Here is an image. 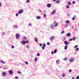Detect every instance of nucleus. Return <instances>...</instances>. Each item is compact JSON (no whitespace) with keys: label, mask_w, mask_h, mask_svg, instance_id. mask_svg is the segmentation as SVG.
I'll return each instance as SVG.
<instances>
[{"label":"nucleus","mask_w":79,"mask_h":79,"mask_svg":"<svg viewBox=\"0 0 79 79\" xmlns=\"http://www.w3.org/2000/svg\"><path fill=\"white\" fill-rule=\"evenodd\" d=\"M15 37L16 39H19V38H20L19 34L18 33L16 34L15 35Z\"/></svg>","instance_id":"f257e3e1"},{"label":"nucleus","mask_w":79,"mask_h":79,"mask_svg":"<svg viewBox=\"0 0 79 79\" xmlns=\"http://www.w3.org/2000/svg\"><path fill=\"white\" fill-rule=\"evenodd\" d=\"M24 12L23 10L21 9L18 12L19 14H21L23 13V12Z\"/></svg>","instance_id":"f03ea898"},{"label":"nucleus","mask_w":79,"mask_h":79,"mask_svg":"<svg viewBox=\"0 0 79 79\" xmlns=\"http://www.w3.org/2000/svg\"><path fill=\"white\" fill-rule=\"evenodd\" d=\"M55 36H52L50 38V40L51 41H52V40H54V39H55Z\"/></svg>","instance_id":"7ed1b4c3"},{"label":"nucleus","mask_w":79,"mask_h":79,"mask_svg":"<svg viewBox=\"0 0 79 79\" xmlns=\"http://www.w3.org/2000/svg\"><path fill=\"white\" fill-rule=\"evenodd\" d=\"M9 73L10 74H13V71L11 70L9 71Z\"/></svg>","instance_id":"20e7f679"},{"label":"nucleus","mask_w":79,"mask_h":79,"mask_svg":"<svg viewBox=\"0 0 79 79\" xmlns=\"http://www.w3.org/2000/svg\"><path fill=\"white\" fill-rule=\"evenodd\" d=\"M2 74L3 76H6V73L5 72H4L2 73Z\"/></svg>","instance_id":"39448f33"},{"label":"nucleus","mask_w":79,"mask_h":79,"mask_svg":"<svg viewBox=\"0 0 79 79\" xmlns=\"http://www.w3.org/2000/svg\"><path fill=\"white\" fill-rule=\"evenodd\" d=\"M45 47H46V45L44 43L43 44V46L42 47V48L43 50H44V49H45Z\"/></svg>","instance_id":"423d86ee"},{"label":"nucleus","mask_w":79,"mask_h":79,"mask_svg":"<svg viewBox=\"0 0 79 79\" xmlns=\"http://www.w3.org/2000/svg\"><path fill=\"white\" fill-rule=\"evenodd\" d=\"M74 60V58H72V59H70L69 60V61L70 62H73Z\"/></svg>","instance_id":"0eeeda50"},{"label":"nucleus","mask_w":79,"mask_h":79,"mask_svg":"<svg viewBox=\"0 0 79 79\" xmlns=\"http://www.w3.org/2000/svg\"><path fill=\"white\" fill-rule=\"evenodd\" d=\"M64 44L65 45H68L69 44L68 42L66 41H64Z\"/></svg>","instance_id":"6e6552de"},{"label":"nucleus","mask_w":79,"mask_h":79,"mask_svg":"<svg viewBox=\"0 0 79 79\" xmlns=\"http://www.w3.org/2000/svg\"><path fill=\"white\" fill-rule=\"evenodd\" d=\"M21 43L22 44H23V45H25V44H26V43L25 40L22 41L21 42Z\"/></svg>","instance_id":"1a4fd4ad"},{"label":"nucleus","mask_w":79,"mask_h":79,"mask_svg":"<svg viewBox=\"0 0 79 79\" xmlns=\"http://www.w3.org/2000/svg\"><path fill=\"white\" fill-rule=\"evenodd\" d=\"M47 6L48 8H50V7H51V4L50 3L48 4Z\"/></svg>","instance_id":"9d476101"},{"label":"nucleus","mask_w":79,"mask_h":79,"mask_svg":"<svg viewBox=\"0 0 79 79\" xmlns=\"http://www.w3.org/2000/svg\"><path fill=\"white\" fill-rule=\"evenodd\" d=\"M67 36V37H69L71 36V33L70 32H69L66 35Z\"/></svg>","instance_id":"9b49d317"},{"label":"nucleus","mask_w":79,"mask_h":79,"mask_svg":"<svg viewBox=\"0 0 79 79\" xmlns=\"http://www.w3.org/2000/svg\"><path fill=\"white\" fill-rule=\"evenodd\" d=\"M55 12H56L55 10H53L51 13L52 15H54L55 13Z\"/></svg>","instance_id":"f8f14e48"},{"label":"nucleus","mask_w":79,"mask_h":79,"mask_svg":"<svg viewBox=\"0 0 79 79\" xmlns=\"http://www.w3.org/2000/svg\"><path fill=\"white\" fill-rule=\"evenodd\" d=\"M14 27L15 28H18V26L16 25H14Z\"/></svg>","instance_id":"ddd939ff"},{"label":"nucleus","mask_w":79,"mask_h":79,"mask_svg":"<svg viewBox=\"0 0 79 79\" xmlns=\"http://www.w3.org/2000/svg\"><path fill=\"white\" fill-rule=\"evenodd\" d=\"M36 19H40L41 18V17L40 16H37L36 17Z\"/></svg>","instance_id":"4468645a"},{"label":"nucleus","mask_w":79,"mask_h":79,"mask_svg":"<svg viewBox=\"0 0 79 79\" xmlns=\"http://www.w3.org/2000/svg\"><path fill=\"white\" fill-rule=\"evenodd\" d=\"M51 28L52 29H53L54 28V25H51Z\"/></svg>","instance_id":"2eb2a0df"},{"label":"nucleus","mask_w":79,"mask_h":79,"mask_svg":"<svg viewBox=\"0 0 79 79\" xmlns=\"http://www.w3.org/2000/svg\"><path fill=\"white\" fill-rule=\"evenodd\" d=\"M70 23V21L69 20H67L66 22V23L67 24H69Z\"/></svg>","instance_id":"dca6fc26"},{"label":"nucleus","mask_w":79,"mask_h":79,"mask_svg":"<svg viewBox=\"0 0 79 79\" xmlns=\"http://www.w3.org/2000/svg\"><path fill=\"white\" fill-rule=\"evenodd\" d=\"M0 62H1V63H2V64H5V62H4V61H3L2 60H1L0 61Z\"/></svg>","instance_id":"f3484780"},{"label":"nucleus","mask_w":79,"mask_h":79,"mask_svg":"<svg viewBox=\"0 0 79 79\" xmlns=\"http://www.w3.org/2000/svg\"><path fill=\"white\" fill-rule=\"evenodd\" d=\"M57 52V49H56L54 50V53H56Z\"/></svg>","instance_id":"a211bd4d"},{"label":"nucleus","mask_w":79,"mask_h":79,"mask_svg":"<svg viewBox=\"0 0 79 79\" xmlns=\"http://www.w3.org/2000/svg\"><path fill=\"white\" fill-rule=\"evenodd\" d=\"M67 4L68 5H71V3L70 2H68Z\"/></svg>","instance_id":"6ab92c4d"},{"label":"nucleus","mask_w":79,"mask_h":79,"mask_svg":"<svg viewBox=\"0 0 79 79\" xmlns=\"http://www.w3.org/2000/svg\"><path fill=\"white\" fill-rule=\"evenodd\" d=\"M29 47H30V46L28 45H27L26 46V48H28V49L29 48Z\"/></svg>","instance_id":"aec40b11"},{"label":"nucleus","mask_w":79,"mask_h":79,"mask_svg":"<svg viewBox=\"0 0 79 79\" xmlns=\"http://www.w3.org/2000/svg\"><path fill=\"white\" fill-rule=\"evenodd\" d=\"M26 39H27V37L24 36L23 37V40H26Z\"/></svg>","instance_id":"412c9836"},{"label":"nucleus","mask_w":79,"mask_h":79,"mask_svg":"<svg viewBox=\"0 0 79 79\" xmlns=\"http://www.w3.org/2000/svg\"><path fill=\"white\" fill-rule=\"evenodd\" d=\"M65 74L64 73H63L62 75V77H65Z\"/></svg>","instance_id":"4be33fe9"},{"label":"nucleus","mask_w":79,"mask_h":79,"mask_svg":"<svg viewBox=\"0 0 79 79\" xmlns=\"http://www.w3.org/2000/svg\"><path fill=\"white\" fill-rule=\"evenodd\" d=\"M67 48H68V46L67 45L65 46L64 47L65 50H67Z\"/></svg>","instance_id":"5701e85b"},{"label":"nucleus","mask_w":79,"mask_h":79,"mask_svg":"<svg viewBox=\"0 0 79 79\" xmlns=\"http://www.w3.org/2000/svg\"><path fill=\"white\" fill-rule=\"evenodd\" d=\"M35 40L36 42H37V39L36 38H35Z\"/></svg>","instance_id":"b1692460"},{"label":"nucleus","mask_w":79,"mask_h":79,"mask_svg":"<svg viewBox=\"0 0 79 79\" xmlns=\"http://www.w3.org/2000/svg\"><path fill=\"white\" fill-rule=\"evenodd\" d=\"M60 60H57L56 61V63L57 64H58V62H60Z\"/></svg>","instance_id":"393cba45"},{"label":"nucleus","mask_w":79,"mask_h":79,"mask_svg":"<svg viewBox=\"0 0 79 79\" xmlns=\"http://www.w3.org/2000/svg\"><path fill=\"white\" fill-rule=\"evenodd\" d=\"M58 25V23H56V24H55V27H57Z\"/></svg>","instance_id":"a878e982"},{"label":"nucleus","mask_w":79,"mask_h":79,"mask_svg":"<svg viewBox=\"0 0 79 79\" xmlns=\"http://www.w3.org/2000/svg\"><path fill=\"white\" fill-rule=\"evenodd\" d=\"M56 3H60V1L59 0L56 1Z\"/></svg>","instance_id":"bb28decb"},{"label":"nucleus","mask_w":79,"mask_h":79,"mask_svg":"<svg viewBox=\"0 0 79 79\" xmlns=\"http://www.w3.org/2000/svg\"><path fill=\"white\" fill-rule=\"evenodd\" d=\"M67 16L68 17H70V16H71V15L69 14H67Z\"/></svg>","instance_id":"cd10ccee"},{"label":"nucleus","mask_w":79,"mask_h":79,"mask_svg":"<svg viewBox=\"0 0 79 79\" xmlns=\"http://www.w3.org/2000/svg\"><path fill=\"white\" fill-rule=\"evenodd\" d=\"M44 18H46V14H44Z\"/></svg>","instance_id":"c85d7f7f"},{"label":"nucleus","mask_w":79,"mask_h":79,"mask_svg":"<svg viewBox=\"0 0 79 79\" xmlns=\"http://www.w3.org/2000/svg\"><path fill=\"white\" fill-rule=\"evenodd\" d=\"M64 31H63L62 32H61V34H64Z\"/></svg>","instance_id":"c756f323"},{"label":"nucleus","mask_w":79,"mask_h":79,"mask_svg":"<svg viewBox=\"0 0 79 79\" xmlns=\"http://www.w3.org/2000/svg\"><path fill=\"white\" fill-rule=\"evenodd\" d=\"M37 61V58H35V61Z\"/></svg>","instance_id":"7c9ffc66"},{"label":"nucleus","mask_w":79,"mask_h":79,"mask_svg":"<svg viewBox=\"0 0 79 79\" xmlns=\"http://www.w3.org/2000/svg\"><path fill=\"white\" fill-rule=\"evenodd\" d=\"M78 46H77V45H76L74 46V48H77Z\"/></svg>","instance_id":"2f4dec72"},{"label":"nucleus","mask_w":79,"mask_h":79,"mask_svg":"<svg viewBox=\"0 0 79 79\" xmlns=\"http://www.w3.org/2000/svg\"><path fill=\"white\" fill-rule=\"evenodd\" d=\"M25 44L27 43H29V41L28 40H27L26 41H25Z\"/></svg>","instance_id":"473e14b6"},{"label":"nucleus","mask_w":79,"mask_h":79,"mask_svg":"<svg viewBox=\"0 0 79 79\" xmlns=\"http://www.w3.org/2000/svg\"><path fill=\"white\" fill-rule=\"evenodd\" d=\"M18 74H21V72L18 71Z\"/></svg>","instance_id":"72a5a7b5"},{"label":"nucleus","mask_w":79,"mask_h":79,"mask_svg":"<svg viewBox=\"0 0 79 79\" xmlns=\"http://www.w3.org/2000/svg\"><path fill=\"white\" fill-rule=\"evenodd\" d=\"M47 45H50V43H47Z\"/></svg>","instance_id":"f704fd0d"},{"label":"nucleus","mask_w":79,"mask_h":79,"mask_svg":"<svg viewBox=\"0 0 79 79\" xmlns=\"http://www.w3.org/2000/svg\"><path fill=\"white\" fill-rule=\"evenodd\" d=\"M37 56H40V54L39 53H37Z\"/></svg>","instance_id":"c9c22d12"},{"label":"nucleus","mask_w":79,"mask_h":79,"mask_svg":"<svg viewBox=\"0 0 79 79\" xmlns=\"http://www.w3.org/2000/svg\"><path fill=\"white\" fill-rule=\"evenodd\" d=\"M77 79H79V76H77L76 77Z\"/></svg>","instance_id":"e433bc0d"},{"label":"nucleus","mask_w":79,"mask_h":79,"mask_svg":"<svg viewBox=\"0 0 79 79\" xmlns=\"http://www.w3.org/2000/svg\"><path fill=\"white\" fill-rule=\"evenodd\" d=\"M79 50V48H77L76 49V51H78V50Z\"/></svg>","instance_id":"4c0bfd02"},{"label":"nucleus","mask_w":79,"mask_h":79,"mask_svg":"<svg viewBox=\"0 0 79 79\" xmlns=\"http://www.w3.org/2000/svg\"><path fill=\"white\" fill-rule=\"evenodd\" d=\"M28 26H32V24L31 23H29L28 24Z\"/></svg>","instance_id":"58836bf2"},{"label":"nucleus","mask_w":79,"mask_h":79,"mask_svg":"<svg viewBox=\"0 0 79 79\" xmlns=\"http://www.w3.org/2000/svg\"><path fill=\"white\" fill-rule=\"evenodd\" d=\"M72 3L73 4H74L75 3H76V1H73Z\"/></svg>","instance_id":"ea45409f"},{"label":"nucleus","mask_w":79,"mask_h":79,"mask_svg":"<svg viewBox=\"0 0 79 79\" xmlns=\"http://www.w3.org/2000/svg\"><path fill=\"white\" fill-rule=\"evenodd\" d=\"M39 45L40 47H42V44H40Z\"/></svg>","instance_id":"a19ab883"},{"label":"nucleus","mask_w":79,"mask_h":79,"mask_svg":"<svg viewBox=\"0 0 79 79\" xmlns=\"http://www.w3.org/2000/svg\"><path fill=\"white\" fill-rule=\"evenodd\" d=\"M30 0H27V3H29Z\"/></svg>","instance_id":"79ce46f5"},{"label":"nucleus","mask_w":79,"mask_h":79,"mask_svg":"<svg viewBox=\"0 0 79 79\" xmlns=\"http://www.w3.org/2000/svg\"><path fill=\"white\" fill-rule=\"evenodd\" d=\"M67 8H69V6H66Z\"/></svg>","instance_id":"37998d69"},{"label":"nucleus","mask_w":79,"mask_h":79,"mask_svg":"<svg viewBox=\"0 0 79 79\" xmlns=\"http://www.w3.org/2000/svg\"><path fill=\"white\" fill-rule=\"evenodd\" d=\"M11 48H15V47L14 46H11Z\"/></svg>","instance_id":"c03bdc74"},{"label":"nucleus","mask_w":79,"mask_h":79,"mask_svg":"<svg viewBox=\"0 0 79 79\" xmlns=\"http://www.w3.org/2000/svg\"><path fill=\"white\" fill-rule=\"evenodd\" d=\"M25 64H28V62H25Z\"/></svg>","instance_id":"a18cd8bd"},{"label":"nucleus","mask_w":79,"mask_h":79,"mask_svg":"<svg viewBox=\"0 0 79 79\" xmlns=\"http://www.w3.org/2000/svg\"><path fill=\"white\" fill-rule=\"evenodd\" d=\"M56 23V21H54V24H55Z\"/></svg>","instance_id":"49530a36"},{"label":"nucleus","mask_w":79,"mask_h":79,"mask_svg":"<svg viewBox=\"0 0 79 79\" xmlns=\"http://www.w3.org/2000/svg\"><path fill=\"white\" fill-rule=\"evenodd\" d=\"M73 20H75V18L74 17H73L72 18Z\"/></svg>","instance_id":"de8ad7c7"},{"label":"nucleus","mask_w":79,"mask_h":79,"mask_svg":"<svg viewBox=\"0 0 79 79\" xmlns=\"http://www.w3.org/2000/svg\"><path fill=\"white\" fill-rule=\"evenodd\" d=\"M15 78H16V79H18V77H17V76H16L15 77Z\"/></svg>","instance_id":"09e8293b"},{"label":"nucleus","mask_w":79,"mask_h":79,"mask_svg":"<svg viewBox=\"0 0 79 79\" xmlns=\"http://www.w3.org/2000/svg\"><path fill=\"white\" fill-rule=\"evenodd\" d=\"M72 40H73V39H72V38H71L69 39V41H72Z\"/></svg>","instance_id":"8fccbe9b"},{"label":"nucleus","mask_w":79,"mask_h":79,"mask_svg":"<svg viewBox=\"0 0 79 79\" xmlns=\"http://www.w3.org/2000/svg\"><path fill=\"white\" fill-rule=\"evenodd\" d=\"M69 72H70V73H71V71H72V70L71 69H70L69 70Z\"/></svg>","instance_id":"3c124183"},{"label":"nucleus","mask_w":79,"mask_h":79,"mask_svg":"<svg viewBox=\"0 0 79 79\" xmlns=\"http://www.w3.org/2000/svg\"><path fill=\"white\" fill-rule=\"evenodd\" d=\"M2 6V3L0 2V7H1Z\"/></svg>","instance_id":"603ef678"},{"label":"nucleus","mask_w":79,"mask_h":79,"mask_svg":"<svg viewBox=\"0 0 79 79\" xmlns=\"http://www.w3.org/2000/svg\"><path fill=\"white\" fill-rule=\"evenodd\" d=\"M75 40V38H73V40Z\"/></svg>","instance_id":"864d4df0"},{"label":"nucleus","mask_w":79,"mask_h":79,"mask_svg":"<svg viewBox=\"0 0 79 79\" xmlns=\"http://www.w3.org/2000/svg\"><path fill=\"white\" fill-rule=\"evenodd\" d=\"M64 60H65V61H66V60H67V58H65L64 59Z\"/></svg>","instance_id":"5fc2aeb1"},{"label":"nucleus","mask_w":79,"mask_h":79,"mask_svg":"<svg viewBox=\"0 0 79 79\" xmlns=\"http://www.w3.org/2000/svg\"><path fill=\"white\" fill-rule=\"evenodd\" d=\"M18 13H17L16 15V16H18Z\"/></svg>","instance_id":"6e6d98bb"},{"label":"nucleus","mask_w":79,"mask_h":79,"mask_svg":"<svg viewBox=\"0 0 79 79\" xmlns=\"http://www.w3.org/2000/svg\"><path fill=\"white\" fill-rule=\"evenodd\" d=\"M66 40V38H65V37H64L63 38V40Z\"/></svg>","instance_id":"4d7b16f0"},{"label":"nucleus","mask_w":79,"mask_h":79,"mask_svg":"<svg viewBox=\"0 0 79 79\" xmlns=\"http://www.w3.org/2000/svg\"><path fill=\"white\" fill-rule=\"evenodd\" d=\"M39 12H42V10H39Z\"/></svg>","instance_id":"13d9d810"},{"label":"nucleus","mask_w":79,"mask_h":79,"mask_svg":"<svg viewBox=\"0 0 79 79\" xmlns=\"http://www.w3.org/2000/svg\"><path fill=\"white\" fill-rule=\"evenodd\" d=\"M53 51H52L51 52V53L52 54V55H53Z\"/></svg>","instance_id":"bf43d9fd"},{"label":"nucleus","mask_w":79,"mask_h":79,"mask_svg":"<svg viewBox=\"0 0 79 79\" xmlns=\"http://www.w3.org/2000/svg\"><path fill=\"white\" fill-rule=\"evenodd\" d=\"M2 34H3V35H5V32H2Z\"/></svg>","instance_id":"052dcab7"},{"label":"nucleus","mask_w":79,"mask_h":79,"mask_svg":"<svg viewBox=\"0 0 79 79\" xmlns=\"http://www.w3.org/2000/svg\"><path fill=\"white\" fill-rule=\"evenodd\" d=\"M72 29H74V26H72Z\"/></svg>","instance_id":"680f3d73"},{"label":"nucleus","mask_w":79,"mask_h":79,"mask_svg":"<svg viewBox=\"0 0 79 79\" xmlns=\"http://www.w3.org/2000/svg\"><path fill=\"white\" fill-rule=\"evenodd\" d=\"M3 67L2 66H0V68H2Z\"/></svg>","instance_id":"e2e57ef3"},{"label":"nucleus","mask_w":79,"mask_h":79,"mask_svg":"<svg viewBox=\"0 0 79 79\" xmlns=\"http://www.w3.org/2000/svg\"><path fill=\"white\" fill-rule=\"evenodd\" d=\"M56 0H53V2H56Z\"/></svg>","instance_id":"0e129e2a"},{"label":"nucleus","mask_w":79,"mask_h":79,"mask_svg":"<svg viewBox=\"0 0 79 79\" xmlns=\"http://www.w3.org/2000/svg\"><path fill=\"white\" fill-rule=\"evenodd\" d=\"M72 79H75V78H73V77H72Z\"/></svg>","instance_id":"69168bd1"},{"label":"nucleus","mask_w":79,"mask_h":79,"mask_svg":"<svg viewBox=\"0 0 79 79\" xmlns=\"http://www.w3.org/2000/svg\"><path fill=\"white\" fill-rule=\"evenodd\" d=\"M65 27H67V25H65Z\"/></svg>","instance_id":"338daca9"},{"label":"nucleus","mask_w":79,"mask_h":79,"mask_svg":"<svg viewBox=\"0 0 79 79\" xmlns=\"http://www.w3.org/2000/svg\"><path fill=\"white\" fill-rule=\"evenodd\" d=\"M74 17H76V15H74Z\"/></svg>","instance_id":"774afa93"}]
</instances>
